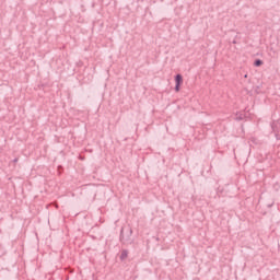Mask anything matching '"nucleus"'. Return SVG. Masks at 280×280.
Segmentation results:
<instances>
[{
    "label": "nucleus",
    "mask_w": 280,
    "mask_h": 280,
    "mask_svg": "<svg viewBox=\"0 0 280 280\" xmlns=\"http://www.w3.org/2000/svg\"><path fill=\"white\" fill-rule=\"evenodd\" d=\"M175 82H176L175 91H176V93H178V91H180V84H183V75L177 74L175 77Z\"/></svg>",
    "instance_id": "nucleus-1"
},
{
    "label": "nucleus",
    "mask_w": 280,
    "mask_h": 280,
    "mask_svg": "<svg viewBox=\"0 0 280 280\" xmlns=\"http://www.w3.org/2000/svg\"><path fill=\"white\" fill-rule=\"evenodd\" d=\"M120 259L121 261H124L125 259H128V250L124 249L121 252Z\"/></svg>",
    "instance_id": "nucleus-2"
},
{
    "label": "nucleus",
    "mask_w": 280,
    "mask_h": 280,
    "mask_svg": "<svg viewBox=\"0 0 280 280\" xmlns=\"http://www.w3.org/2000/svg\"><path fill=\"white\" fill-rule=\"evenodd\" d=\"M254 65L255 67H261V65H264V61H261L260 59H257Z\"/></svg>",
    "instance_id": "nucleus-3"
},
{
    "label": "nucleus",
    "mask_w": 280,
    "mask_h": 280,
    "mask_svg": "<svg viewBox=\"0 0 280 280\" xmlns=\"http://www.w3.org/2000/svg\"><path fill=\"white\" fill-rule=\"evenodd\" d=\"M244 78H248V74H245Z\"/></svg>",
    "instance_id": "nucleus-4"
}]
</instances>
